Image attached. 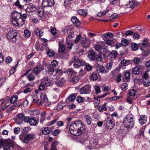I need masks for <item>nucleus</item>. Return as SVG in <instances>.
<instances>
[{
  "instance_id": "obj_1",
  "label": "nucleus",
  "mask_w": 150,
  "mask_h": 150,
  "mask_svg": "<svg viewBox=\"0 0 150 150\" xmlns=\"http://www.w3.org/2000/svg\"><path fill=\"white\" fill-rule=\"evenodd\" d=\"M85 127L81 121L73 122L69 126V130L72 135L79 136L81 135L85 130Z\"/></svg>"
},
{
  "instance_id": "obj_2",
  "label": "nucleus",
  "mask_w": 150,
  "mask_h": 150,
  "mask_svg": "<svg viewBox=\"0 0 150 150\" xmlns=\"http://www.w3.org/2000/svg\"><path fill=\"white\" fill-rule=\"evenodd\" d=\"M123 123V125L126 128L131 129L133 127L134 125V117L132 115H127L124 118Z\"/></svg>"
},
{
  "instance_id": "obj_3",
  "label": "nucleus",
  "mask_w": 150,
  "mask_h": 150,
  "mask_svg": "<svg viewBox=\"0 0 150 150\" xmlns=\"http://www.w3.org/2000/svg\"><path fill=\"white\" fill-rule=\"evenodd\" d=\"M36 137L35 135L33 133L24 135V134H21L19 136V139L23 143L28 144L29 142L34 139Z\"/></svg>"
},
{
  "instance_id": "obj_4",
  "label": "nucleus",
  "mask_w": 150,
  "mask_h": 150,
  "mask_svg": "<svg viewBox=\"0 0 150 150\" xmlns=\"http://www.w3.org/2000/svg\"><path fill=\"white\" fill-rule=\"evenodd\" d=\"M103 122L105 127L108 129H111L115 125L114 120L111 116L106 117Z\"/></svg>"
},
{
  "instance_id": "obj_5",
  "label": "nucleus",
  "mask_w": 150,
  "mask_h": 150,
  "mask_svg": "<svg viewBox=\"0 0 150 150\" xmlns=\"http://www.w3.org/2000/svg\"><path fill=\"white\" fill-rule=\"evenodd\" d=\"M72 60L71 61V64H73L74 68H78L81 66H84L86 64L85 61L81 59L77 58L74 57L72 58Z\"/></svg>"
},
{
  "instance_id": "obj_6",
  "label": "nucleus",
  "mask_w": 150,
  "mask_h": 150,
  "mask_svg": "<svg viewBox=\"0 0 150 150\" xmlns=\"http://www.w3.org/2000/svg\"><path fill=\"white\" fill-rule=\"evenodd\" d=\"M18 36V33L16 30H11L8 32L7 35V37L8 39H10L11 42L13 43H15L17 39Z\"/></svg>"
},
{
  "instance_id": "obj_7",
  "label": "nucleus",
  "mask_w": 150,
  "mask_h": 150,
  "mask_svg": "<svg viewBox=\"0 0 150 150\" xmlns=\"http://www.w3.org/2000/svg\"><path fill=\"white\" fill-rule=\"evenodd\" d=\"M36 10V8L34 5L30 4L27 6L25 9V11L27 15L31 16L34 15Z\"/></svg>"
},
{
  "instance_id": "obj_8",
  "label": "nucleus",
  "mask_w": 150,
  "mask_h": 150,
  "mask_svg": "<svg viewBox=\"0 0 150 150\" xmlns=\"http://www.w3.org/2000/svg\"><path fill=\"white\" fill-rule=\"evenodd\" d=\"M12 14L13 18L12 23L13 25H16L17 24L16 22L21 17V13L15 11L13 12Z\"/></svg>"
},
{
  "instance_id": "obj_9",
  "label": "nucleus",
  "mask_w": 150,
  "mask_h": 150,
  "mask_svg": "<svg viewBox=\"0 0 150 150\" xmlns=\"http://www.w3.org/2000/svg\"><path fill=\"white\" fill-rule=\"evenodd\" d=\"M139 4V3L135 2V0H130L129 1V3L126 5L122 6L124 8H133Z\"/></svg>"
},
{
  "instance_id": "obj_10",
  "label": "nucleus",
  "mask_w": 150,
  "mask_h": 150,
  "mask_svg": "<svg viewBox=\"0 0 150 150\" xmlns=\"http://www.w3.org/2000/svg\"><path fill=\"white\" fill-rule=\"evenodd\" d=\"M24 116V114L23 113H20L17 115L15 117L16 123L20 124L22 123Z\"/></svg>"
},
{
  "instance_id": "obj_11",
  "label": "nucleus",
  "mask_w": 150,
  "mask_h": 150,
  "mask_svg": "<svg viewBox=\"0 0 150 150\" xmlns=\"http://www.w3.org/2000/svg\"><path fill=\"white\" fill-rule=\"evenodd\" d=\"M54 4V0H43L42 5L44 7H49L53 6Z\"/></svg>"
},
{
  "instance_id": "obj_12",
  "label": "nucleus",
  "mask_w": 150,
  "mask_h": 150,
  "mask_svg": "<svg viewBox=\"0 0 150 150\" xmlns=\"http://www.w3.org/2000/svg\"><path fill=\"white\" fill-rule=\"evenodd\" d=\"M90 87L88 85H85L81 88L80 90L81 94H87L90 92Z\"/></svg>"
},
{
  "instance_id": "obj_13",
  "label": "nucleus",
  "mask_w": 150,
  "mask_h": 150,
  "mask_svg": "<svg viewBox=\"0 0 150 150\" xmlns=\"http://www.w3.org/2000/svg\"><path fill=\"white\" fill-rule=\"evenodd\" d=\"M90 43V40L87 38H85L84 39L81 40V44L83 47L86 48L88 47Z\"/></svg>"
},
{
  "instance_id": "obj_14",
  "label": "nucleus",
  "mask_w": 150,
  "mask_h": 150,
  "mask_svg": "<svg viewBox=\"0 0 150 150\" xmlns=\"http://www.w3.org/2000/svg\"><path fill=\"white\" fill-rule=\"evenodd\" d=\"M33 99V103H37L38 106H40L42 104L41 101L38 98V96L37 95H34L32 97Z\"/></svg>"
},
{
  "instance_id": "obj_15",
  "label": "nucleus",
  "mask_w": 150,
  "mask_h": 150,
  "mask_svg": "<svg viewBox=\"0 0 150 150\" xmlns=\"http://www.w3.org/2000/svg\"><path fill=\"white\" fill-rule=\"evenodd\" d=\"M14 143L13 142L7 143L6 145L4 146V150H11V147L14 149L15 146Z\"/></svg>"
},
{
  "instance_id": "obj_16",
  "label": "nucleus",
  "mask_w": 150,
  "mask_h": 150,
  "mask_svg": "<svg viewBox=\"0 0 150 150\" xmlns=\"http://www.w3.org/2000/svg\"><path fill=\"white\" fill-rule=\"evenodd\" d=\"M96 54L94 51L91 50L89 52L88 56L90 60H95L96 58Z\"/></svg>"
},
{
  "instance_id": "obj_17",
  "label": "nucleus",
  "mask_w": 150,
  "mask_h": 150,
  "mask_svg": "<svg viewBox=\"0 0 150 150\" xmlns=\"http://www.w3.org/2000/svg\"><path fill=\"white\" fill-rule=\"evenodd\" d=\"M52 131V129H51V128L46 127H44L43 129L42 130V132L43 134L44 135H47Z\"/></svg>"
},
{
  "instance_id": "obj_18",
  "label": "nucleus",
  "mask_w": 150,
  "mask_h": 150,
  "mask_svg": "<svg viewBox=\"0 0 150 150\" xmlns=\"http://www.w3.org/2000/svg\"><path fill=\"white\" fill-rule=\"evenodd\" d=\"M71 21L76 26H79L80 22L76 16H74L71 18Z\"/></svg>"
},
{
  "instance_id": "obj_19",
  "label": "nucleus",
  "mask_w": 150,
  "mask_h": 150,
  "mask_svg": "<svg viewBox=\"0 0 150 150\" xmlns=\"http://www.w3.org/2000/svg\"><path fill=\"white\" fill-rule=\"evenodd\" d=\"M106 103H105L101 106H99L97 108L98 110L100 112H102L103 111H106L107 110L106 108Z\"/></svg>"
},
{
  "instance_id": "obj_20",
  "label": "nucleus",
  "mask_w": 150,
  "mask_h": 150,
  "mask_svg": "<svg viewBox=\"0 0 150 150\" xmlns=\"http://www.w3.org/2000/svg\"><path fill=\"white\" fill-rule=\"evenodd\" d=\"M146 117L145 115H142L140 116L139 119V122L140 124L143 125L146 122Z\"/></svg>"
},
{
  "instance_id": "obj_21",
  "label": "nucleus",
  "mask_w": 150,
  "mask_h": 150,
  "mask_svg": "<svg viewBox=\"0 0 150 150\" xmlns=\"http://www.w3.org/2000/svg\"><path fill=\"white\" fill-rule=\"evenodd\" d=\"M25 21V20L24 19H23L21 17L18 19L17 21L16 22L17 24L14 25L18 26H19L20 25H22L24 24Z\"/></svg>"
},
{
  "instance_id": "obj_22",
  "label": "nucleus",
  "mask_w": 150,
  "mask_h": 150,
  "mask_svg": "<svg viewBox=\"0 0 150 150\" xmlns=\"http://www.w3.org/2000/svg\"><path fill=\"white\" fill-rule=\"evenodd\" d=\"M66 72L67 73L68 76H71L73 74H76V72L73 69L71 68L69 69L66 71Z\"/></svg>"
},
{
  "instance_id": "obj_23",
  "label": "nucleus",
  "mask_w": 150,
  "mask_h": 150,
  "mask_svg": "<svg viewBox=\"0 0 150 150\" xmlns=\"http://www.w3.org/2000/svg\"><path fill=\"white\" fill-rule=\"evenodd\" d=\"M38 16L40 17H42L44 14V10L43 8L42 7H39L38 9Z\"/></svg>"
},
{
  "instance_id": "obj_24",
  "label": "nucleus",
  "mask_w": 150,
  "mask_h": 150,
  "mask_svg": "<svg viewBox=\"0 0 150 150\" xmlns=\"http://www.w3.org/2000/svg\"><path fill=\"white\" fill-rule=\"evenodd\" d=\"M29 123H30V125L34 126L37 124V121L35 118H31L30 120H29Z\"/></svg>"
},
{
  "instance_id": "obj_25",
  "label": "nucleus",
  "mask_w": 150,
  "mask_h": 150,
  "mask_svg": "<svg viewBox=\"0 0 150 150\" xmlns=\"http://www.w3.org/2000/svg\"><path fill=\"white\" fill-rule=\"evenodd\" d=\"M140 69L138 67L133 68L132 70V72L134 74H138L139 73Z\"/></svg>"
},
{
  "instance_id": "obj_26",
  "label": "nucleus",
  "mask_w": 150,
  "mask_h": 150,
  "mask_svg": "<svg viewBox=\"0 0 150 150\" xmlns=\"http://www.w3.org/2000/svg\"><path fill=\"white\" fill-rule=\"evenodd\" d=\"M131 61L129 60L123 59L121 62V64L122 66H126L130 64Z\"/></svg>"
},
{
  "instance_id": "obj_27",
  "label": "nucleus",
  "mask_w": 150,
  "mask_h": 150,
  "mask_svg": "<svg viewBox=\"0 0 150 150\" xmlns=\"http://www.w3.org/2000/svg\"><path fill=\"white\" fill-rule=\"evenodd\" d=\"M148 40H149L148 38H146L143 41L142 45L144 47L150 46V43L148 42Z\"/></svg>"
},
{
  "instance_id": "obj_28",
  "label": "nucleus",
  "mask_w": 150,
  "mask_h": 150,
  "mask_svg": "<svg viewBox=\"0 0 150 150\" xmlns=\"http://www.w3.org/2000/svg\"><path fill=\"white\" fill-rule=\"evenodd\" d=\"M98 71L100 73L105 74L108 72V71L105 69V68L103 66L101 65L99 68Z\"/></svg>"
},
{
  "instance_id": "obj_29",
  "label": "nucleus",
  "mask_w": 150,
  "mask_h": 150,
  "mask_svg": "<svg viewBox=\"0 0 150 150\" xmlns=\"http://www.w3.org/2000/svg\"><path fill=\"white\" fill-rule=\"evenodd\" d=\"M103 52L105 53V55L108 58H111V52L105 48H103Z\"/></svg>"
},
{
  "instance_id": "obj_30",
  "label": "nucleus",
  "mask_w": 150,
  "mask_h": 150,
  "mask_svg": "<svg viewBox=\"0 0 150 150\" xmlns=\"http://www.w3.org/2000/svg\"><path fill=\"white\" fill-rule=\"evenodd\" d=\"M18 98V96L16 95L12 96L10 100V102L12 104H13L15 103Z\"/></svg>"
},
{
  "instance_id": "obj_31",
  "label": "nucleus",
  "mask_w": 150,
  "mask_h": 150,
  "mask_svg": "<svg viewBox=\"0 0 150 150\" xmlns=\"http://www.w3.org/2000/svg\"><path fill=\"white\" fill-rule=\"evenodd\" d=\"M143 85L146 87H148L150 85V82L148 79H143Z\"/></svg>"
},
{
  "instance_id": "obj_32",
  "label": "nucleus",
  "mask_w": 150,
  "mask_h": 150,
  "mask_svg": "<svg viewBox=\"0 0 150 150\" xmlns=\"http://www.w3.org/2000/svg\"><path fill=\"white\" fill-rule=\"evenodd\" d=\"M118 55V53L115 50H112L111 52V58H115Z\"/></svg>"
},
{
  "instance_id": "obj_33",
  "label": "nucleus",
  "mask_w": 150,
  "mask_h": 150,
  "mask_svg": "<svg viewBox=\"0 0 150 150\" xmlns=\"http://www.w3.org/2000/svg\"><path fill=\"white\" fill-rule=\"evenodd\" d=\"M71 42V41L68 40H66V42L67 49L69 50H70L71 49L73 45Z\"/></svg>"
},
{
  "instance_id": "obj_34",
  "label": "nucleus",
  "mask_w": 150,
  "mask_h": 150,
  "mask_svg": "<svg viewBox=\"0 0 150 150\" xmlns=\"http://www.w3.org/2000/svg\"><path fill=\"white\" fill-rule=\"evenodd\" d=\"M39 69L38 67H35L33 70V71L36 75H38L40 72V70Z\"/></svg>"
},
{
  "instance_id": "obj_35",
  "label": "nucleus",
  "mask_w": 150,
  "mask_h": 150,
  "mask_svg": "<svg viewBox=\"0 0 150 150\" xmlns=\"http://www.w3.org/2000/svg\"><path fill=\"white\" fill-rule=\"evenodd\" d=\"M47 54L50 57H51L54 55L55 52L52 50L49 49L47 50Z\"/></svg>"
},
{
  "instance_id": "obj_36",
  "label": "nucleus",
  "mask_w": 150,
  "mask_h": 150,
  "mask_svg": "<svg viewBox=\"0 0 150 150\" xmlns=\"http://www.w3.org/2000/svg\"><path fill=\"white\" fill-rule=\"evenodd\" d=\"M124 76L126 79L127 82H129L130 79V74L128 71L125 72L124 73Z\"/></svg>"
},
{
  "instance_id": "obj_37",
  "label": "nucleus",
  "mask_w": 150,
  "mask_h": 150,
  "mask_svg": "<svg viewBox=\"0 0 150 150\" xmlns=\"http://www.w3.org/2000/svg\"><path fill=\"white\" fill-rule=\"evenodd\" d=\"M97 75L98 74L96 73H92L90 76V79L93 81H96L98 78Z\"/></svg>"
},
{
  "instance_id": "obj_38",
  "label": "nucleus",
  "mask_w": 150,
  "mask_h": 150,
  "mask_svg": "<svg viewBox=\"0 0 150 150\" xmlns=\"http://www.w3.org/2000/svg\"><path fill=\"white\" fill-rule=\"evenodd\" d=\"M77 13L83 16H86L87 15V12L85 10H79L78 11Z\"/></svg>"
},
{
  "instance_id": "obj_39",
  "label": "nucleus",
  "mask_w": 150,
  "mask_h": 150,
  "mask_svg": "<svg viewBox=\"0 0 150 150\" xmlns=\"http://www.w3.org/2000/svg\"><path fill=\"white\" fill-rule=\"evenodd\" d=\"M65 50V46L63 44H59L58 51L59 52H63Z\"/></svg>"
},
{
  "instance_id": "obj_40",
  "label": "nucleus",
  "mask_w": 150,
  "mask_h": 150,
  "mask_svg": "<svg viewBox=\"0 0 150 150\" xmlns=\"http://www.w3.org/2000/svg\"><path fill=\"white\" fill-rule=\"evenodd\" d=\"M86 121L87 124L89 125L91 124V121L92 120L91 118L88 115H85L84 117Z\"/></svg>"
},
{
  "instance_id": "obj_41",
  "label": "nucleus",
  "mask_w": 150,
  "mask_h": 150,
  "mask_svg": "<svg viewBox=\"0 0 150 150\" xmlns=\"http://www.w3.org/2000/svg\"><path fill=\"white\" fill-rule=\"evenodd\" d=\"M79 80V77L78 76H75L72 79L71 81L73 83L75 84L77 83Z\"/></svg>"
},
{
  "instance_id": "obj_42",
  "label": "nucleus",
  "mask_w": 150,
  "mask_h": 150,
  "mask_svg": "<svg viewBox=\"0 0 150 150\" xmlns=\"http://www.w3.org/2000/svg\"><path fill=\"white\" fill-rule=\"evenodd\" d=\"M137 92L135 90L132 89L129 92V95L130 96H134L136 95Z\"/></svg>"
},
{
  "instance_id": "obj_43",
  "label": "nucleus",
  "mask_w": 150,
  "mask_h": 150,
  "mask_svg": "<svg viewBox=\"0 0 150 150\" xmlns=\"http://www.w3.org/2000/svg\"><path fill=\"white\" fill-rule=\"evenodd\" d=\"M40 97L41 99L45 102H47L48 100L47 96L45 94H42Z\"/></svg>"
},
{
  "instance_id": "obj_44",
  "label": "nucleus",
  "mask_w": 150,
  "mask_h": 150,
  "mask_svg": "<svg viewBox=\"0 0 150 150\" xmlns=\"http://www.w3.org/2000/svg\"><path fill=\"white\" fill-rule=\"evenodd\" d=\"M95 48L96 50L98 52H102L103 49H102V46L100 45H97L95 47Z\"/></svg>"
},
{
  "instance_id": "obj_45",
  "label": "nucleus",
  "mask_w": 150,
  "mask_h": 150,
  "mask_svg": "<svg viewBox=\"0 0 150 150\" xmlns=\"http://www.w3.org/2000/svg\"><path fill=\"white\" fill-rule=\"evenodd\" d=\"M45 84L47 86H49L50 84V80L47 77H45L44 78Z\"/></svg>"
},
{
  "instance_id": "obj_46",
  "label": "nucleus",
  "mask_w": 150,
  "mask_h": 150,
  "mask_svg": "<svg viewBox=\"0 0 150 150\" xmlns=\"http://www.w3.org/2000/svg\"><path fill=\"white\" fill-rule=\"evenodd\" d=\"M93 68V67L89 64H86L85 67V69L87 71H91Z\"/></svg>"
},
{
  "instance_id": "obj_47",
  "label": "nucleus",
  "mask_w": 150,
  "mask_h": 150,
  "mask_svg": "<svg viewBox=\"0 0 150 150\" xmlns=\"http://www.w3.org/2000/svg\"><path fill=\"white\" fill-rule=\"evenodd\" d=\"M121 45L126 46L128 44V40L126 39H125L121 41Z\"/></svg>"
},
{
  "instance_id": "obj_48",
  "label": "nucleus",
  "mask_w": 150,
  "mask_h": 150,
  "mask_svg": "<svg viewBox=\"0 0 150 150\" xmlns=\"http://www.w3.org/2000/svg\"><path fill=\"white\" fill-rule=\"evenodd\" d=\"M24 33L25 36L27 38L29 37L30 35V33L27 29L25 30Z\"/></svg>"
},
{
  "instance_id": "obj_49",
  "label": "nucleus",
  "mask_w": 150,
  "mask_h": 150,
  "mask_svg": "<svg viewBox=\"0 0 150 150\" xmlns=\"http://www.w3.org/2000/svg\"><path fill=\"white\" fill-rule=\"evenodd\" d=\"M131 47L132 49L134 51L137 50L138 49L137 45L135 43H132Z\"/></svg>"
},
{
  "instance_id": "obj_50",
  "label": "nucleus",
  "mask_w": 150,
  "mask_h": 150,
  "mask_svg": "<svg viewBox=\"0 0 150 150\" xmlns=\"http://www.w3.org/2000/svg\"><path fill=\"white\" fill-rule=\"evenodd\" d=\"M61 131L58 129L54 130L52 132V134L54 136H57L59 134L60 132Z\"/></svg>"
},
{
  "instance_id": "obj_51",
  "label": "nucleus",
  "mask_w": 150,
  "mask_h": 150,
  "mask_svg": "<svg viewBox=\"0 0 150 150\" xmlns=\"http://www.w3.org/2000/svg\"><path fill=\"white\" fill-rule=\"evenodd\" d=\"M76 98L75 94H71L69 96V99L71 101H73Z\"/></svg>"
},
{
  "instance_id": "obj_52",
  "label": "nucleus",
  "mask_w": 150,
  "mask_h": 150,
  "mask_svg": "<svg viewBox=\"0 0 150 150\" xmlns=\"http://www.w3.org/2000/svg\"><path fill=\"white\" fill-rule=\"evenodd\" d=\"M112 65V61H111L109 63L107 64L106 67L108 70L111 69Z\"/></svg>"
},
{
  "instance_id": "obj_53",
  "label": "nucleus",
  "mask_w": 150,
  "mask_h": 150,
  "mask_svg": "<svg viewBox=\"0 0 150 150\" xmlns=\"http://www.w3.org/2000/svg\"><path fill=\"white\" fill-rule=\"evenodd\" d=\"M116 96H112L111 98H108L106 99V100L109 102H110L112 101H115L117 100Z\"/></svg>"
},
{
  "instance_id": "obj_54",
  "label": "nucleus",
  "mask_w": 150,
  "mask_h": 150,
  "mask_svg": "<svg viewBox=\"0 0 150 150\" xmlns=\"http://www.w3.org/2000/svg\"><path fill=\"white\" fill-rule=\"evenodd\" d=\"M14 4L15 5L17 6L19 9L22 8V5L20 4V0H17L14 3Z\"/></svg>"
},
{
  "instance_id": "obj_55",
  "label": "nucleus",
  "mask_w": 150,
  "mask_h": 150,
  "mask_svg": "<svg viewBox=\"0 0 150 150\" xmlns=\"http://www.w3.org/2000/svg\"><path fill=\"white\" fill-rule=\"evenodd\" d=\"M140 61V58L138 57H135L133 60L134 63L135 64H138Z\"/></svg>"
},
{
  "instance_id": "obj_56",
  "label": "nucleus",
  "mask_w": 150,
  "mask_h": 150,
  "mask_svg": "<svg viewBox=\"0 0 150 150\" xmlns=\"http://www.w3.org/2000/svg\"><path fill=\"white\" fill-rule=\"evenodd\" d=\"M122 86L121 87V88L122 90L126 91L127 89V87L128 86V85L127 83H124L122 85Z\"/></svg>"
},
{
  "instance_id": "obj_57",
  "label": "nucleus",
  "mask_w": 150,
  "mask_h": 150,
  "mask_svg": "<svg viewBox=\"0 0 150 150\" xmlns=\"http://www.w3.org/2000/svg\"><path fill=\"white\" fill-rule=\"evenodd\" d=\"M95 60L97 61H101L102 60V58L101 55L100 54H96V58Z\"/></svg>"
},
{
  "instance_id": "obj_58",
  "label": "nucleus",
  "mask_w": 150,
  "mask_h": 150,
  "mask_svg": "<svg viewBox=\"0 0 150 150\" xmlns=\"http://www.w3.org/2000/svg\"><path fill=\"white\" fill-rule=\"evenodd\" d=\"M28 80L29 81H32L35 79V77L33 75L31 74H29L28 76Z\"/></svg>"
},
{
  "instance_id": "obj_59",
  "label": "nucleus",
  "mask_w": 150,
  "mask_h": 150,
  "mask_svg": "<svg viewBox=\"0 0 150 150\" xmlns=\"http://www.w3.org/2000/svg\"><path fill=\"white\" fill-rule=\"evenodd\" d=\"M81 35L80 34H79V35H78L75 40L74 42L76 44L78 43L79 41L81 39Z\"/></svg>"
},
{
  "instance_id": "obj_60",
  "label": "nucleus",
  "mask_w": 150,
  "mask_h": 150,
  "mask_svg": "<svg viewBox=\"0 0 150 150\" xmlns=\"http://www.w3.org/2000/svg\"><path fill=\"white\" fill-rule=\"evenodd\" d=\"M54 71V69L52 67H48V73L50 74H53Z\"/></svg>"
},
{
  "instance_id": "obj_61",
  "label": "nucleus",
  "mask_w": 150,
  "mask_h": 150,
  "mask_svg": "<svg viewBox=\"0 0 150 150\" xmlns=\"http://www.w3.org/2000/svg\"><path fill=\"white\" fill-rule=\"evenodd\" d=\"M45 86L44 84L41 83L39 84L38 89L41 91L45 89Z\"/></svg>"
},
{
  "instance_id": "obj_62",
  "label": "nucleus",
  "mask_w": 150,
  "mask_h": 150,
  "mask_svg": "<svg viewBox=\"0 0 150 150\" xmlns=\"http://www.w3.org/2000/svg\"><path fill=\"white\" fill-rule=\"evenodd\" d=\"M95 89L96 94L100 92V88L99 86H95Z\"/></svg>"
},
{
  "instance_id": "obj_63",
  "label": "nucleus",
  "mask_w": 150,
  "mask_h": 150,
  "mask_svg": "<svg viewBox=\"0 0 150 150\" xmlns=\"http://www.w3.org/2000/svg\"><path fill=\"white\" fill-rule=\"evenodd\" d=\"M52 65L53 67H55L58 64L56 60H53L51 62Z\"/></svg>"
},
{
  "instance_id": "obj_64",
  "label": "nucleus",
  "mask_w": 150,
  "mask_h": 150,
  "mask_svg": "<svg viewBox=\"0 0 150 150\" xmlns=\"http://www.w3.org/2000/svg\"><path fill=\"white\" fill-rule=\"evenodd\" d=\"M74 34L73 33H71L70 35H69L67 38H66V40H70L71 41V39L73 37H74Z\"/></svg>"
}]
</instances>
